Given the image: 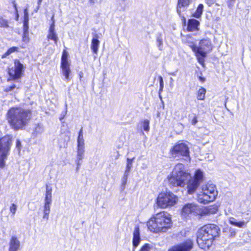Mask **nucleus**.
Returning a JSON list of instances; mask_svg holds the SVG:
<instances>
[{"instance_id":"1","label":"nucleus","mask_w":251,"mask_h":251,"mask_svg":"<svg viewBox=\"0 0 251 251\" xmlns=\"http://www.w3.org/2000/svg\"><path fill=\"white\" fill-rule=\"evenodd\" d=\"M168 178L171 187H184L187 184L188 193L192 194L201 182L203 174L200 170H197L194 177L191 178L190 174L184 171V165L182 163H178Z\"/></svg>"},{"instance_id":"2","label":"nucleus","mask_w":251,"mask_h":251,"mask_svg":"<svg viewBox=\"0 0 251 251\" xmlns=\"http://www.w3.org/2000/svg\"><path fill=\"white\" fill-rule=\"evenodd\" d=\"M219 227L215 224H207L199 229L197 234V242L202 249H208L212 245L215 238L220 235Z\"/></svg>"},{"instance_id":"3","label":"nucleus","mask_w":251,"mask_h":251,"mask_svg":"<svg viewBox=\"0 0 251 251\" xmlns=\"http://www.w3.org/2000/svg\"><path fill=\"white\" fill-rule=\"evenodd\" d=\"M31 116L30 111L21 108L12 107L6 114V119L11 127L15 130L23 129Z\"/></svg>"},{"instance_id":"4","label":"nucleus","mask_w":251,"mask_h":251,"mask_svg":"<svg viewBox=\"0 0 251 251\" xmlns=\"http://www.w3.org/2000/svg\"><path fill=\"white\" fill-rule=\"evenodd\" d=\"M171 215L165 211L155 214L147 223L148 228L152 232H166L172 226Z\"/></svg>"},{"instance_id":"5","label":"nucleus","mask_w":251,"mask_h":251,"mask_svg":"<svg viewBox=\"0 0 251 251\" xmlns=\"http://www.w3.org/2000/svg\"><path fill=\"white\" fill-rule=\"evenodd\" d=\"M190 47L195 52L199 63L203 66L207 53L212 50V47L210 40L208 39L201 40L199 47L192 45Z\"/></svg>"},{"instance_id":"6","label":"nucleus","mask_w":251,"mask_h":251,"mask_svg":"<svg viewBox=\"0 0 251 251\" xmlns=\"http://www.w3.org/2000/svg\"><path fill=\"white\" fill-rule=\"evenodd\" d=\"M218 195L215 185L208 183L202 188V192L198 195V201L201 203L205 204L213 201Z\"/></svg>"},{"instance_id":"7","label":"nucleus","mask_w":251,"mask_h":251,"mask_svg":"<svg viewBox=\"0 0 251 251\" xmlns=\"http://www.w3.org/2000/svg\"><path fill=\"white\" fill-rule=\"evenodd\" d=\"M172 157L176 160L184 159L186 162L190 161L189 149L184 143L178 142L171 150Z\"/></svg>"},{"instance_id":"8","label":"nucleus","mask_w":251,"mask_h":251,"mask_svg":"<svg viewBox=\"0 0 251 251\" xmlns=\"http://www.w3.org/2000/svg\"><path fill=\"white\" fill-rule=\"evenodd\" d=\"M12 144V137L7 135L0 139V168L5 165V160L7 159Z\"/></svg>"},{"instance_id":"9","label":"nucleus","mask_w":251,"mask_h":251,"mask_svg":"<svg viewBox=\"0 0 251 251\" xmlns=\"http://www.w3.org/2000/svg\"><path fill=\"white\" fill-rule=\"evenodd\" d=\"M178 198L171 192L161 193L157 198V204L160 207L165 208L175 205Z\"/></svg>"},{"instance_id":"10","label":"nucleus","mask_w":251,"mask_h":251,"mask_svg":"<svg viewBox=\"0 0 251 251\" xmlns=\"http://www.w3.org/2000/svg\"><path fill=\"white\" fill-rule=\"evenodd\" d=\"M23 65L18 59L14 61V65L8 68V74L12 79H17L22 76Z\"/></svg>"},{"instance_id":"11","label":"nucleus","mask_w":251,"mask_h":251,"mask_svg":"<svg viewBox=\"0 0 251 251\" xmlns=\"http://www.w3.org/2000/svg\"><path fill=\"white\" fill-rule=\"evenodd\" d=\"M68 52L64 50L62 52L61 60V68L62 71V74L65 76V79H69V75L71 72L70 68V64L68 61Z\"/></svg>"},{"instance_id":"12","label":"nucleus","mask_w":251,"mask_h":251,"mask_svg":"<svg viewBox=\"0 0 251 251\" xmlns=\"http://www.w3.org/2000/svg\"><path fill=\"white\" fill-rule=\"evenodd\" d=\"M193 247V242L191 239L174 246L168 250V251H190Z\"/></svg>"},{"instance_id":"13","label":"nucleus","mask_w":251,"mask_h":251,"mask_svg":"<svg viewBox=\"0 0 251 251\" xmlns=\"http://www.w3.org/2000/svg\"><path fill=\"white\" fill-rule=\"evenodd\" d=\"M192 0H178L176 6V12L180 17L182 18L183 23L186 24V19L182 13L185 11L189 4L191 3Z\"/></svg>"},{"instance_id":"14","label":"nucleus","mask_w":251,"mask_h":251,"mask_svg":"<svg viewBox=\"0 0 251 251\" xmlns=\"http://www.w3.org/2000/svg\"><path fill=\"white\" fill-rule=\"evenodd\" d=\"M199 211L198 206L194 203L185 204L182 209V215L187 216L190 214H198Z\"/></svg>"},{"instance_id":"15","label":"nucleus","mask_w":251,"mask_h":251,"mask_svg":"<svg viewBox=\"0 0 251 251\" xmlns=\"http://www.w3.org/2000/svg\"><path fill=\"white\" fill-rule=\"evenodd\" d=\"M20 248V241L16 236H12L9 242V251H18Z\"/></svg>"},{"instance_id":"16","label":"nucleus","mask_w":251,"mask_h":251,"mask_svg":"<svg viewBox=\"0 0 251 251\" xmlns=\"http://www.w3.org/2000/svg\"><path fill=\"white\" fill-rule=\"evenodd\" d=\"M99 36L98 34L95 33L93 34V39L91 42V49H92L93 52L95 54H97L98 53V49L100 43V42L99 40Z\"/></svg>"},{"instance_id":"17","label":"nucleus","mask_w":251,"mask_h":251,"mask_svg":"<svg viewBox=\"0 0 251 251\" xmlns=\"http://www.w3.org/2000/svg\"><path fill=\"white\" fill-rule=\"evenodd\" d=\"M140 229L138 226H135L133 231V238L132 240L133 246L136 248L140 242Z\"/></svg>"},{"instance_id":"18","label":"nucleus","mask_w":251,"mask_h":251,"mask_svg":"<svg viewBox=\"0 0 251 251\" xmlns=\"http://www.w3.org/2000/svg\"><path fill=\"white\" fill-rule=\"evenodd\" d=\"M199 22L196 19H189L187 24V30L189 31H194L198 30Z\"/></svg>"},{"instance_id":"19","label":"nucleus","mask_w":251,"mask_h":251,"mask_svg":"<svg viewBox=\"0 0 251 251\" xmlns=\"http://www.w3.org/2000/svg\"><path fill=\"white\" fill-rule=\"evenodd\" d=\"M52 202L44 201L43 213V219L48 220L49 217V214L50 211V205Z\"/></svg>"},{"instance_id":"20","label":"nucleus","mask_w":251,"mask_h":251,"mask_svg":"<svg viewBox=\"0 0 251 251\" xmlns=\"http://www.w3.org/2000/svg\"><path fill=\"white\" fill-rule=\"evenodd\" d=\"M33 130V135L36 136L38 134H41L44 132V128L43 125L41 124H37L34 125Z\"/></svg>"},{"instance_id":"21","label":"nucleus","mask_w":251,"mask_h":251,"mask_svg":"<svg viewBox=\"0 0 251 251\" xmlns=\"http://www.w3.org/2000/svg\"><path fill=\"white\" fill-rule=\"evenodd\" d=\"M129 175V173L125 172L124 174L121 178V185L120 187L121 191H123L125 190Z\"/></svg>"},{"instance_id":"22","label":"nucleus","mask_w":251,"mask_h":251,"mask_svg":"<svg viewBox=\"0 0 251 251\" xmlns=\"http://www.w3.org/2000/svg\"><path fill=\"white\" fill-rule=\"evenodd\" d=\"M229 222L231 225L239 227H242L245 223L244 221L237 222L234 218H230L229 220Z\"/></svg>"},{"instance_id":"23","label":"nucleus","mask_w":251,"mask_h":251,"mask_svg":"<svg viewBox=\"0 0 251 251\" xmlns=\"http://www.w3.org/2000/svg\"><path fill=\"white\" fill-rule=\"evenodd\" d=\"M84 149H77V158L75 162L82 163V160L84 157Z\"/></svg>"},{"instance_id":"24","label":"nucleus","mask_w":251,"mask_h":251,"mask_svg":"<svg viewBox=\"0 0 251 251\" xmlns=\"http://www.w3.org/2000/svg\"><path fill=\"white\" fill-rule=\"evenodd\" d=\"M203 9V4H200L198 5L196 12L193 14V16L197 18H200L202 13Z\"/></svg>"},{"instance_id":"25","label":"nucleus","mask_w":251,"mask_h":251,"mask_svg":"<svg viewBox=\"0 0 251 251\" xmlns=\"http://www.w3.org/2000/svg\"><path fill=\"white\" fill-rule=\"evenodd\" d=\"M19 48L16 47H12L9 48L6 52L2 55V58H6L12 53L18 52Z\"/></svg>"},{"instance_id":"26","label":"nucleus","mask_w":251,"mask_h":251,"mask_svg":"<svg viewBox=\"0 0 251 251\" xmlns=\"http://www.w3.org/2000/svg\"><path fill=\"white\" fill-rule=\"evenodd\" d=\"M206 90L203 87H201L198 91L197 99L199 100H203L204 99Z\"/></svg>"},{"instance_id":"27","label":"nucleus","mask_w":251,"mask_h":251,"mask_svg":"<svg viewBox=\"0 0 251 251\" xmlns=\"http://www.w3.org/2000/svg\"><path fill=\"white\" fill-rule=\"evenodd\" d=\"M206 213L209 214H215L218 211V207L216 205H211L206 207L205 209Z\"/></svg>"},{"instance_id":"28","label":"nucleus","mask_w":251,"mask_h":251,"mask_svg":"<svg viewBox=\"0 0 251 251\" xmlns=\"http://www.w3.org/2000/svg\"><path fill=\"white\" fill-rule=\"evenodd\" d=\"M77 149H84V140L83 136H78L77 139Z\"/></svg>"},{"instance_id":"29","label":"nucleus","mask_w":251,"mask_h":251,"mask_svg":"<svg viewBox=\"0 0 251 251\" xmlns=\"http://www.w3.org/2000/svg\"><path fill=\"white\" fill-rule=\"evenodd\" d=\"M48 37L49 39L53 40L54 41L55 44L56 46L57 45V41L58 40V38L55 32H49Z\"/></svg>"},{"instance_id":"30","label":"nucleus","mask_w":251,"mask_h":251,"mask_svg":"<svg viewBox=\"0 0 251 251\" xmlns=\"http://www.w3.org/2000/svg\"><path fill=\"white\" fill-rule=\"evenodd\" d=\"M134 158H133L132 159H129L128 158H127V163H126V169L125 170L126 172L130 173L131 168L132 167V163L133 161L134 160Z\"/></svg>"},{"instance_id":"31","label":"nucleus","mask_w":251,"mask_h":251,"mask_svg":"<svg viewBox=\"0 0 251 251\" xmlns=\"http://www.w3.org/2000/svg\"><path fill=\"white\" fill-rule=\"evenodd\" d=\"M9 27L8 22L6 19L0 16V27L8 28Z\"/></svg>"},{"instance_id":"32","label":"nucleus","mask_w":251,"mask_h":251,"mask_svg":"<svg viewBox=\"0 0 251 251\" xmlns=\"http://www.w3.org/2000/svg\"><path fill=\"white\" fill-rule=\"evenodd\" d=\"M189 119L193 125H195L198 122L197 117L195 114L189 115Z\"/></svg>"},{"instance_id":"33","label":"nucleus","mask_w":251,"mask_h":251,"mask_svg":"<svg viewBox=\"0 0 251 251\" xmlns=\"http://www.w3.org/2000/svg\"><path fill=\"white\" fill-rule=\"evenodd\" d=\"M149 124H150V121L146 119L143 121V126L144 130L145 131H149V130H150Z\"/></svg>"},{"instance_id":"34","label":"nucleus","mask_w":251,"mask_h":251,"mask_svg":"<svg viewBox=\"0 0 251 251\" xmlns=\"http://www.w3.org/2000/svg\"><path fill=\"white\" fill-rule=\"evenodd\" d=\"M156 42H157V46L159 48V50H161L162 48L163 42H162V38L161 35H159L157 37Z\"/></svg>"},{"instance_id":"35","label":"nucleus","mask_w":251,"mask_h":251,"mask_svg":"<svg viewBox=\"0 0 251 251\" xmlns=\"http://www.w3.org/2000/svg\"><path fill=\"white\" fill-rule=\"evenodd\" d=\"M44 201L52 202V192H46Z\"/></svg>"},{"instance_id":"36","label":"nucleus","mask_w":251,"mask_h":251,"mask_svg":"<svg viewBox=\"0 0 251 251\" xmlns=\"http://www.w3.org/2000/svg\"><path fill=\"white\" fill-rule=\"evenodd\" d=\"M29 41V32H23L22 36V41L27 43Z\"/></svg>"},{"instance_id":"37","label":"nucleus","mask_w":251,"mask_h":251,"mask_svg":"<svg viewBox=\"0 0 251 251\" xmlns=\"http://www.w3.org/2000/svg\"><path fill=\"white\" fill-rule=\"evenodd\" d=\"M17 209V206L14 203H12L10 207L9 210L13 216L15 215Z\"/></svg>"},{"instance_id":"38","label":"nucleus","mask_w":251,"mask_h":251,"mask_svg":"<svg viewBox=\"0 0 251 251\" xmlns=\"http://www.w3.org/2000/svg\"><path fill=\"white\" fill-rule=\"evenodd\" d=\"M23 32H28V21L24 20Z\"/></svg>"},{"instance_id":"39","label":"nucleus","mask_w":251,"mask_h":251,"mask_svg":"<svg viewBox=\"0 0 251 251\" xmlns=\"http://www.w3.org/2000/svg\"><path fill=\"white\" fill-rule=\"evenodd\" d=\"M229 236L230 237H233L235 236L236 234V230L235 229L232 228L231 227H230L229 228Z\"/></svg>"},{"instance_id":"40","label":"nucleus","mask_w":251,"mask_h":251,"mask_svg":"<svg viewBox=\"0 0 251 251\" xmlns=\"http://www.w3.org/2000/svg\"><path fill=\"white\" fill-rule=\"evenodd\" d=\"M150 247L149 244H145L140 249V251H150Z\"/></svg>"},{"instance_id":"41","label":"nucleus","mask_w":251,"mask_h":251,"mask_svg":"<svg viewBox=\"0 0 251 251\" xmlns=\"http://www.w3.org/2000/svg\"><path fill=\"white\" fill-rule=\"evenodd\" d=\"M159 84H160V89L159 91H162L163 88V80L162 76H160L159 77Z\"/></svg>"},{"instance_id":"42","label":"nucleus","mask_w":251,"mask_h":251,"mask_svg":"<svg viewBox=\"0 0 251 251\" xmlns=\"http://www.w3.org/2000/svg\"><path fill=\"white\" fill-rule=\"evenodd\" d=\"M16 87V85L15 84L12 85V86H8L6 87L4 89V91L6 92H9L10 91H12Z\"/></svg>"},{"instance_id":"43","label":"nucleus","mask_w":251,"mask_h":251,"mask_svg":"<svg viewBox=\"0 0 251 251\" xmlns=\"http://www.w3.org/2000/svg\"><path fill=\"white\" fill-rule=\"evenodd\" d=\"M16 147L18 149V151L20 152L21 150L22 144L21 141L18 139H17L16 141Z\"/></svg>"},{"instance_id":"44","label":"nucleus","mask_w":251,"mask_h":251,"mask_svg":"<svg viewBox=\"0 0 251 251\" xmlns=\"http://www.w3.org/2000/svg\"><path fill=\"white\" fill-rule=\"evenodd\" d=\"M65 107H66L65 111L62 112V113L61 114V116H60V117L59 118L60 120H62V119H63L64 118V117H65L66 114H67V105L66 103L65 104Z\"/></svg>"},{"instance_id":"45","label":"nucleus","mask_w":251,"mask_h":251,"mask_svg":"<svg viewBox=\"0 0 251 251\" xmlns=\"http://www.w3.org/2000/svg\"><path fill=\"white\" fill-rule=\"evenodd\" d=\"M236 0H227V3L229 8H231L235 1Z\"/></svg>"},{"instance_id":"46","label":"nucleus","mask_w":251,"mask_h":251,"mask_svg":"<svg viewBox=\"0 0 251 251\" xmlns=\"http://www.w3.org/2000/svg\"><path fill=\"white\" fill-rule=\"evenodd\" d=\"M24 20L28 21V13L26 8L24 10Z\"/></svg>"},{"instance_id":"47","label":"nucleus","mask_w":251,"mask_h":251,"mask_svg":"<svg viewBox=\"0 0 251 251\" xmlns=\"http://www.w3.org/2000/svg\"><path fill=\"white\" fill-rule=\"evenodd\" d=\"M55 32V29H54V23H52L50 27V29H49V32Z\"/></svg>"},{"instance_id":"48","label":"nucleus","mask_w":251,"mask_h":251,"mask_svg":"<svg viewBox=\"0 0 251 251\" xmlns=\"http://www.w3.org/2000/svg\"><path fill=\"white\" fill-rule=\"evenodd\" d=\"M46 192H52V188L49 186L48 185H46Z\"/></svg>"},{"instance_id":"49","label":"nucleus","mask_w":251,"mask_h":251,"mask_svg":"<svg viewBox=\"0 0 251 251\" xmlns=\"http://www.w3.org/2000/svg\"><path fill=\"white\" fill-rule=\"evenodd\" d=\"M12 3H13V6H14V8L15 9V11L16 12H17L18 10H17V4H16V1L15 0H13L12 1Z\"/></svg>"},{"instance_id":"50","label":"nucleus","mask_w":251,"mask_h":251,"mask_svg":"<svg viewBox=\"0 0 251 251\" xmlns=\"http://www.w3.org/2000/svg\"><path fill=\"white\" fill-rule=\"evenodd\" d=\"M78 136H80V137L83 136L82 127H81V128L79 130V131L78 132Z\"/></svg>"},{"instance_id":"51","label":"nucleus","mask_w":251,"mask_h":251,"mask_svg":"<svg viewBox=\"0 0 251 251\" xmlns=\"http://www.w3.org/2000/svg\"><path fill=\"white\" fill-rule=\"evenodd\" d=\"M76 165H77V167H76V171H77L79 169V167L80 166V165L81 164V163H79V162H76Z\"/></svg>"},{"instance_id":"52","label":"nucleus","mask_w":251,"mask_h":251,"mask_svg":"<svg viewBox=\"0 0 251 251\" xmlns=\"http://www.w3.org/2000/svg\"><path fill=\"white\" fill-rule=\"evenodd\" d=\"M199 80L201 82H204L205 81V78L202 76H199Z\"/></svg>"},{"instance_id":"53","label":"nucleus","mask_w":251,"mask_h":251,"mask_svg":"<svg viewBox=\"0 0 251 251\" xmlns=\"http://www.w3.org/2000/svg\"><path fill=\"white\" fill-rule=\"evenodd\" d=\"M43 0H38L37 3L38 5H41Z\"/></svg>"},{"instance_id":"54","label":"nucleus","mask_w":251,"mask_h":251,"mask_svg":"<svg viewBox=\"0 0 251 251\" xmlns=\"http://www.w3.org/2000/svg\"><path fill=\"white\" fill-rule=\"evenodd\" d=\"M40 5L38 4V6L36 7V9L35 10V12H37V11L39 10V9L40 8Z\"/></svg>"},{"instance_id":"55","label":"nucleus","mask_w":251,"mask_h":251,"mask_svg":"<svg viewBox=\"0 0 251 251\" xmlns=\"http://www.w3.org/2000/svg\"><path fill=\"white\" fill-rule=\"evenodd\" d=\"M40 5L38 4V6L36 7V9L35 10V12H37V11L39 10V9L40 8Z\"/></svg>"},{"instance_id":"56","label":"nucleus","mask_w":251,"mask_h":251,"mask_svg":"<svg viewBox=\"0 0 251 251\" xmlns=\"http://www.w3.org/2000/svg\"><path fill=\"white\" fill-rule=\"evenodd\" d=\"M67 144L66 143L65 141L63 142V144L61 145L60 146H65Z\"/></svg>"},{"instance_id":"57","label":"nucleus","mask_w":251,"mask_h":251,"mask_svg":"<svg viewBox=\"0 0 251 251\" xmlns=\"http://www.w3.org/2000/svg\"><path fill=\"white\" fill-rule=\"evenodd\" d=\"M209 5H210V4H212L213 3L212 2H211V1H207V2Z\"/></svg>"},{"instance_id":"58","label":"nucleus","mask_w":251,"mask_h":251,"mask_svg":"<svg viewBox=\"0 0 251 251\" xmlns=\"http://www.w3.org/2000/svg\"><path fill=\"white\" fill-rule=\"evenodd\" d=\"M65 138H66L68 140H69V136H65Z\"/></svg>"},{"instance_id":"59","label":"nucleus","mask_w":251,"mask_h":251,"mask_svg":"<svg viewBox=\"0 0 251 251\" xmlns=\"http://www.w3.org/2000/svg\"><path fill=\"white\" fill-rule=\"evenodd\" d=\"M170 75H175V74H174V73H171V74H170Z\"/></svg>"}]
</instances>
